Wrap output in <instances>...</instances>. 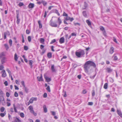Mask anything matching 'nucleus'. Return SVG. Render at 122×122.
<instances>
[{
    "mask_svg": "<svg viewBox=\"0 0 122 122\" xmlns=\"http://www.w3.org/2000/svg\"><path fill=\"white\" fill-rule=\"evenodd\" d=\"M91 66H93L94 68L96 67V65L94 62L89 61H86L84 65V68L85 71L86 73L88 72V70L90 69Z\"/></svg>",
    "mask_w": 122,
    "mask_h": 122,
    "instance_id": "obj_1",
    "label": "nucleus"
},
{
    "mask_svg": "<svg viewBox=\"0 0 122 122\" xmlns=\"http://www.w3.org/2000/svg\"><path fill=\"white\" fill-rule=\"evenodd\" d=\"M85 54V53L83 50H81L76 52V56L78 57H80L83 56Z\"/></svg>",
    "mask_w": 122,
    "mask_h": 122,
    "instance_id": "obj_2",
    "label": "nucleus"
},
{
    "mask_svg": "<svg viewBox=\"0 0 122 122\" xmlns=\"http://www.w3.org/2000/svg\"><path fill=\"white\" fill-rule=\"evenodd\" d=\"M50 25L53 27H57L58 25L56 23L52 21V19L50 21Z\"/></svg>",
    "mask_w": 122,
    "mask_h": 122,
    "instance_id": "obj_3",
    "label": "nucleus"
},
{
    "mask_svg": "<svg viewBox=\"0 0 122 122\" xmlns=\"http://www.w3.org/2000/svg\"><path fill=\"white\" fill-rule=\"evenodd\" d=\"M7 61V58L5 56L1 59V61L2 64H3L6 62Z\"/></svg>",
    "mask_w": 122,
    "mask_h": 122,
    "instance_id": "obj_4",
    "label": "nucleus"
},
{
    "mask_svg": "<svg viewBox=\"0 0 122 122\" xmlns=\"http://www.w3.org/2000/svg\"><path fill=\"white\" fill-rule=\"evenodd\" d=\"M10 35V32L9 31H7L5 32L4 34V38H6V36H9Z\"/></svg>",
    "mask_w": 122,
    "mask_h": 122,
    "instance_id": "obj_5",
    "label": "nucleus"
},
{
    "mask_svg": "<svg viewBox=\"0 0 122 122\" xmlns=\"http://www.w3.org/2000/svg\"><path fill=\"white\" fill-rule=\"evenodd\" d=\"M74 20L73 18H71L68 16L65 18V20H70L71 22L72 21Z\"/></svg>",
    "mask_w": 122,
    "mask_h": 122,
    "instance_id": "obj_6",
    "label": "nucleus"
},
{
    "mask_svg": "<svg viewBox=\"0 0 122 122\" xmlns=\"http://www.w3.org/2000/svg\"><path fill=\"white\" fill-rule=\"evenodd\" d=\"M1 72L2 73V76L3 77H5L6 76V74L5 70H3Z\"/></svg>",
    "mask_w": 122,
    "mask_h": 122,
    "instance_id": "obj_7",
    "label": "nucleus"
},
{
    "mask_svg": "<svg viewBox=\"0 0 122 122\" xmlns=\"http://www.w3.org/2000/svg\"><path fill=\"white\" fill-rule=\"evenodd\" d=\"M106 70L107 71V72L109 73H110L113 70L112 69H111L110 68L107 67L106 69Z\"/></svg>",
    "mask_w": 122,
    "mask_h": 122,
    "instance_id": "obj_8",
    "label": "nucleus"
},
{
    "mask_svg": "<svg viewBox=\"0 0 122 122\" xmlns=\"http://www.w3.org/2000/svg\"><path fill=\"white\" fill-rule=\"evenodd\" d=\"M45 79L46 80V81L47 82H49L51 81V79L46 76H44Z\"/></svg>",
    "mask_w": 122,
    "mask_h": 122,
    "instance_id": "obj_9",
    "label": "nucleus"
},
{
    "mask_svg": "<svg viewBox=\"0 0 122 122\" xmlns=\"http://www.w3.org/2000/svg\"><path fill=\"white\" fill-rule=\"evenodd\" d=\"M37 78L38 80L40 81H43V79L42 78V75L41 74V76L40 77L39 76H38L37 77Z\"/></svg>",
    "mask_w": 122,
    "mask_h": 122,
    "instance_id": "obj_10",
    "label": "nucleus"
},
{
    "mask_svg": "<svg viewBox=\"0 0 122 122\" xmlns=\"http://www.w3.org/2000/svg\"><path fill=\"white\" fill-rule=\"evenodd\" d=\"M51 69L52 71L53 72H56V71L55 69L54 68V65H51Z\"/></svg>",
    "mask_w": 122,
    "mask_h": 122,
    "instance_id": "obj_11",
    "label": "nucleus"
},
{
    "mask_svg": "<svg viewBox=\"0 0 122 122\" xmlns=\"http://www.w3.org/2000/svg\"><path fill=\"white\" fill-rule=\"evenodd\" d=\"M114 48L113 47H111L109 50V52L111 54H112L114 51Z\"/></svg>",
    "mask_w": 122,
    "mask_h": 122,
    "instance_id": "obj_12",
    "label": "nucleus"
},
{
    "mask_svg": "<svg viewBox=\"0 0 122 122\" xmlns=\"http://www.w3.org/2000/svg\"><path fill=\"white\" fill-rule=\"evenodd\" d=\"M45 41L44 39H40V43L43 44H45Z\"/></svg>",
    "mask_w": 122,
    "mask_h": 122,
    "instance_id": "obj_13",
    "label": "nucleus"
},
{
    "mask_svg": "<svg viewBox=\"0 0 122 122\" xmlns=\"http://www.w3.org/2000/svg\"><path fill=\"white\" fill-rule=\"evenodd\" d=\"M34 4L32 3H30L28 5V6L30 8H32L34 7Z\"/></svg>",
    "mask_w": 122,
    "mask_h": 122,
    "instance_id": "obj_14",
    "label": "nucleus"
},
{
    "mask_svg": "<svg viewBox=\"0 0 122 122\" xmlns=\"http://www.w3.org/2000/svg\"><path fill=\"white\" fill-rule=\"evenodd\" d=\"M43 108L44 112L45 113H46L47 111V109L46 107V106L45 105H44L43 106Z\"/></svg>",
    "mask_w": 122,
    "mask_h": 122,
    "instance_id": "obj_15",
    "label": "nucleus"
},
{
    "mask_svg": "<svg viewBox=\"0 0 122 122\" xmlns=\"http://www.w3.org/2000/svg\"><path fill=\"white\" fill-rule=\"evenodd\" d=\"M5 55L4 52H2L0 54V59H1L5 57Z\"/></svg>",
    "mask_w": 122,
    "mask_h": 122,
    "instance_id": "obj_16",
    "label": "nucleus"
},
{
    "mask_svg": "<svg viewBox=\"0 0 122 122\" xmlns=\"http://www.w3.org/2000/svg\"><path fill=\"white\" fill-rule=\"evenodd\" d=\"M23 89H24L26 93H28V91L29 89L26 87L25 86L24 87H23Z\"/></svg>",
    "mask_w": 122,
    "mask_h": 122,
    "instance_id": "obj_17",
    "label": "nucleus"
},
{
    "mask_svg": "<svg viewBox=\"0 0 122 122\" xmlns=\"http://www.w3.org/2000/svg\"><path fill=\"white\" fill-rule=\"evenodd\" d=\"M117 112L118 114L122 118V113L121 112L118 110H117Z\"/></svg>",
    "mask_w": 122,
    "mask_h": 122,
    "instance_id": "obj_18",
    "label": "nucleus"
},
{
    "mask_svg": "<svg viewBox=\"0 0 122 122\" xmlns=\"http://www.w3.org/2000/svg\"><path fill=\"white\" fill-rule=\"evenodd\" d=\"M82 14L83 16L85 17H86L87 16V14L86 11H83L82 12Z\"/></svg>",
    "mask_w": 122,
    "mask_h": 122,
    "instance_id": "obj_19",
    "label": "nucleus"
},
{
    "mask_svg": "<svg viewBox=\"0 0 122 122\" xmlns=\"http://www.w3.org/2000/svg\"><path fill=\"white\" fill-rule=\"evenodd\" d=\"M64 39H60L59 40V42L61 43H62L64 42Z\"/></svg>",
    "mask_w": 122,
    "mask_h": 122,
    "instance_id": "obj_20",
    "label": "nucleus"
},
{
    "mask_svg": "<svg viewBox=\"0 0 122 122\" xmlns=\"http://www.w3.org/2000/svg\"><path fill=\"white\" fill-rule=\"evenodd\" d=\"M29 64L30 66V67L31 68H32L33 67V65H32V62L33 61L32 60H30L29 61Z\"/></svg>",
    "mask_w": 122,
    "mask_h": 122,
    "instance_id": "obj_21",
    "label": "nucleus"
},
{
    "mask_svg": "<svg viewBox=\"0 0 122 122\" xmlns=\"http://www.w3.org/2000/svg\"><path fill=\"white\" fill-rule=\"evenodd\" d=\"M38 23L39 24V28L40 29H41L42 28V24L41 23V21H39L38 22Z\"/></svg>",
    "mask_w": 122,
    "mask_h": 122,
    "instance_id": "obj_22",
    "label": "nucleus"
},
{
    "mask_svg": "<svg viewBox=\"0 0 122 122\" xmlns=\"http://www.w3.org/2000/svg\"><path fill=\"white\" fill-rule=\"evenodd\" d=\"M58 22L59 24V26L61 23L62 21L61 20L60 18V17L58 18Z\"/></svg>",
    "mask_w": 122,
    "mask_h": 122,
    "instance_id": "obj_23",
    "label": "nucleus"
},
{
    "mask_svg": "<svg viewBox=\"0 0 122 122\" xmlns=\"http://www.w3.org/2000/svg\"><path fill=\"white\" fill-rule=\"evenodd\" d=\"M18 58L17 54L16 53H15V54L14 59H15V61H17Z\"/></svg>",
    "mask_w": 122,
    "mask_h": 122,
    "instance_id": "obj_24",
    "label": "nucleus"
},
{
    "mask_svg": "<svg viewBox=\"0 0 122 122\" xmlns=\"http://www.w3.org/2000/svg\"><path fill=\"white\" fill-rule=\"evenodd\" d=\"M30 112L31 113H33L35 116H36L37 114L34 112L33 109L30 111Z\"/></svg>",
    "mask_w": 122,
    "mask_h": 122,
    "instance_id": "obj_25",
    "label": "nucleus"
},
{
    "mask_svg": "<svg viewBox=\"0 0 122 122\" xmlns=\"http://www.w3.org/2000/svg\"><path fill=\"white\" fill-rule=\"evenodd\" d=\"M47 56L48 58H51L52 56L51 53V52H49L48 53Z\"/></svg>",
    "mask_w": 122,
    "mask_h": 122,
    "instance_id": "obj_26",
    "label": "nucleus"
},
{
    "mask_svg": "<svg viewBox=\"0 0 122 122\" xmlns=\"http://www.w3.org/2000/svg\"><path fill=\"white\" fill-rule=\"evenodd\" d=\"M113 57H114V60H117L118 59L117 57V56H116V54H114L113 56Z\"/></svg>",
    "mask_w": 122,
    "mask_h": 122,
    "instance_id": "obj_27",
    "label": "nucleus"
},
{
    "mask_svg": "<svg viewBox=\"0 0 122 122\" xmlns=\"http://www.w3.org/2000/svg\"><path fill=\"white\" fill-rule=\"evenodd\" d=\"M4 46L5 48H6V50H7L9 48V47L8 46V45L7 44H5L4 45Z\"/></svg>",
    "mask_w": 122,
    "mask_h": 122,
    "instance_id": "obj_28",
    "label": "nucleus"
},
{
    "mask_svg": "<svg viewBox=\"0 0 122 122\" xmlns=\"http://www.w3.org/2000/svg\"><path fill=\"white\" fill-rule=\"evenodd\" d=\"M107 85L108 84L107 83H105L104 86V89H106L107 88Z\"/></svg>",
    "mask_w": 122,
    "mask_h": 122,
    "instance_id": "obj_29",
    "label": "nucleus"
},
{
    "mask_svg": "<svg viewBox=\"0 0 122 122\" xmlns=\"http://www.w3.org/2000/svg\"><path fill=\"white\" fill-rule=\"evenodd\" d=\"M46 90L49 92H50L51 90L50 89V86H48L46 88Z\"/></svg>",
    "mask_w": 122,
    "mask_h": 122,
    "instance_id": "obj_30",
    "label": "nucleus"
},
{
    "mask_svg": "<svg viewBox=\"0 0 122 122\" xmlns=\"http://www.w3.org/2000/svg\"><path fill=\"white\" fill-rule=\"evenodd\" d=\"M13 106L15 112H17V110H16L15 106L14 104H13Z\"/></svg>",
    "mask_w": 122,
    "mask_h": 122,
    "instance_id": "obj_31",
    "label": "nucleus"
},
{
    "mask_svg": "<svg viewBox=\"0 0 122 122\" xmlns=\"http://www.w3.org/2000/svg\"><path fill=\"white\" fill-rule=\"evenodd\" d=\"M33 98L32 97L30 99L29 102L30 103H33Z\"/></svg>",
    "mask_w": 122,
    "mask_h": 122,
    "instance_id": "obj_32",
    "label": "nucleus"
},
{
    "mask_svg": "<svg viewBox=\"0 0 122 122\" xmlns=\"http://www.w3.org/2000/svg\"><path fill=\"white\" fill-rule=\"evenodd\" d=\"M86 22L88 24V25H91V23L90 21H89V20H86Z\"/></svg>",
    "mask_w": 122,
    "mask_h": 122,
    "instance_id": "obj_33",
    "label": "nucleus"
},
{
    "mask_svg": "<svg viewBox=\"0 0 122 122\" xmlns=\"http://www.w3.org/2000/svg\"><path fill=\"white\" fill-rule=\"evenodd\" d=\"M41 2L43 4L44 6L46 5H47V2H45L44 1L42 0L41 1Z\"/></svg>",
    "mask_w": 122,
    "mask_h": 122,
    "instance_id": "obj_34",
    "label": "nucleus"
},
{
    "mask_svg": "<svg viewBox=\"0 0 122 122\" xmlns=\"http://www.w3.org/2000/svg\"><path fill=\"white\" fill-rule=\"evenodd\" d=\"M5 110V108L4 107H2L0 109V111L2 112H3Z\"/></svg>",
    "mask_w": 122,
    "mask_h": 122,
    "instance_id": "obj_35",
    "label": "nucleus"
},
{
    "mask_svg": "<svg viewBox=\"0 0 122 122\" xmlns=\"http://www.w3.org/2000/svg\"><path fill=\"white\" fill-rule=\"evenodd\" d=\"M9 43L10 46L12 45V41L11 39H10L9 41Z\"/></svg>",
    "mask_w": 122,
    "mask_h": 122,
    "instance_id": "obj_36",
    "label": "nucleus"
},
{
    "mask_svg": "<svg viewBox=\"0 0 122 122\" xmlns=\"http://www.w3.org/2000/svg\"><path fill=\"white\" fill-rule=\"evenodd\" d=\"M55 13L57 14L58 16L60 15V14L59 13L58 11L56 10L55 9Z\"/></svg>",
    "mask_w": 122,
    "mask_h": 122,
    "instance_id": "obj_37",
    "label": "nucleus"
},
{
    "mask_svg": "<svg viewBox=\"0 0 122 122\" xmlns=\"http://www.w3.org/2000/svg\"><path fill=\"white\" fill-rule=\"evenodd\" d=\"M20 115L22 117H24V115L23 113H21L20 114Z\"/></svg>",
    "mask_w": 122,
    "mask_h": 122,
    "instance_id": "obj_38",
    "label": "nucleus"
},
{
    "mask_svg": "<svg viewBox=\"0 0 122 122\" xmlns=\"http://www.w3.org/2000/svg\"><path fill=\"white\" fill-rule=\"evenodd\" d=\"M6 71L8 72L9 74V76H10V75H11L10 71V70H9L8 69H6Z\"/></svg>",
    "mask_w": 122,
    "mask_h": 122,
    "instance_id": "obj_39",
    "label": "nucleus"
},
{
    "mask_svg": "<svg viewBox=\"0 0 122 122\" xmlns=\"http://www.w3.org/2000/svg\"><path fill=\"white\" fill-rule=\"evenodd\" d=\"M84 3V7L83 8V9H85L87 6V4L85 2Z\"/></svg>",
    "mask_w": 122,
    "mask_h": 122,
    "instance_id": "obj_40",
    "label": "nucleus"
},
{
    "mask_svg": "<svg viewBox=\"0 0 122 122\" xmlns=\"http://www.w3.org/2000/svg\"><path fill=\"white\" fill-rule=\"evenodd\" d=\"M4 68V66L3 65H0V70H2Z\"/></svg>",
    "mask_w": 122,
    "mask_h": 122,
    "instance_id": "obj_41",
    "label": "nucleus"
},
{
    "mask_svg": "<svg viewBox=\"0 0 122 122\" xmlns=\"http://www.w3.org/2000/svg\"><path fill=\"white\" fill-rule=\"evenodd\" d=\"M21 84L23 86V87H24L25 86V85L24 82V81H21Z\"/></svg>",
    "mask_w": 122,
    "mask_h": 122,
    "instance_id": "obj_42",
    "label": "nucleus"
},
{
    "mask_svg": "<svg viewBox=\"0 0 122 122\" xmlns=\"http://www.w3.org/2000/svg\"><path fill=\"white\" fill-rule=\"evenodd\" d=\"M92 96L93 97L95 95V92L94 90H93L92 91Z\"/></svg>",
    "mask_w": 122,
    "mask_h": 122,
    "instance_id": "obj_43",
    "label": "nucleus"
},
{
    "mask_svg": "<svg viewBox=\"0 0 122 122\" xmlns=\"http://www.w3.org/2000/svg\"><path fill=\"white\" fill-rule=\"evenodd\" d=\"M14 96L15 97H17L18 96V94L16 92H15L14 94Z\"/></svg>",
    "mask_w": 122,
    "mask_h": 122,
    "instance_id": "obj_44",
    "label": "nucleus"
},
{
    "mask_svg": "<svg viewBox=\"0 0 122 122\" xmlns=\"http://www.w3.org/2000/svg\"><path fill=\"white\" fill-rule=\"evenodd\" d=\"M51 113L52 115L53 116H55L56 115V113L54 111H51Z\"/></svg>",
    "mask_w": 122,
    "mask_h": 122,
    "instance_id": "obj_45",
    "label": "nucleus"
},
{
    "mask_svg": "<svg viewBox=\"0 0 122 122\" xmlns=\"http://www.w3.org/2000/svg\"><path fill=\"white\" fill-rule=\"evenodd\" d=\"M56 41V40L55 39H54L53 40H52L50 42V44H52L54 43Z\"/></svg>",
    "mask_w": 122,
    "mask_h": 122,
    "instance_id": "obj_46",
    "label": "nucleus"
},
{
    "mask_svg": "<svg viewBox=\"0 0 122 122\" xmlns=\"http://www.w3.org/2000/svg\"><path fill=\"white\" fill-rule=\"evenodd\" d=\"M24 49L25 50L27 51L28 49V48L27 46H25L24 47Z\"/></svg>",
    "mask_w": 122,
    "mask_h": 122,
    "instance_id": "obj_47",
    "label": "nucleus"
},
{
    "mask_svg": "<svg viewBox=\"0 0 122 122\" xmlns=\"http://www.w3.org/2000/svg\"><path fill=\"white\" fill-rule=\"evenodd\" d=\"M18 5L19 6H21L24 5L23 3L22 2H20L19 4Z\"/></svg>",
    "mask_w": 122,
    "mask_h": 122,
    "instance_id": "obj_48",
    "label": "nucleus"
},
{
    "mask_svg": "<svg viewBox=\"0 0 122 122\" xmlns=\"http://www.w3.org/2000/svg\"><path fill=\"white\" fill-rule=\"evenodd\" d=\"M28 109L29 110H30V111L33 109V107L31 106H30L29 107Z\"/></svg>",
    "mask_w": 122,
    "mask_h": 122,
    "instance_id": "obj_49",
    "label": "nucleus"
},
{
    "mask_svg": "<svg viewBox=\"0 0 122 122\" xmlns=\"http://www.w3.org/2000/svg\"><path fill=\"white\" fill-rule=\"evenodd\" d=\"M47 96V94L46 93H45L43 95V97L44 98H46Z\"/></svg>",
    "mask_w": 122,
    "mask_h": 122,
    "instance_id": "obj_50",
    "label": "nucleus"
},
{
    "mask_svg": "<svg viewBox=\"0 0 122 122\" xmlns=\"http://www.w3.org/2000/svg\"><path fill=\"white\" fill-rule=\"evenodd\" d=\"M6 96L7 97H9L10 96V94L8 92H7L6 93Z\"/></svg>",
    "mask_w": 122,
    "mask_h": 122,
    "instance_id": "obj_51",
    "label": "nucleus"
},
{
    "mask_svg": "<svg viewBox=\"0 0 122 122\" xmlns=\"http://www.w3.org/2000/svg\"><path fill=\"white\" fill-rule=\"evenodd\" d=\"M46 50L44 49H43L41 53V55H42L44 54Z\"/></svg>",
    "mask_w": 122,
    "mask_h": 122,
    "instance_id": "obj_52",
    "label": "nucleus"
},
{
    "mask_svg": "<svg viewBox=\"0 0 122 122\" xmlns=\"http://www.w3.org/2000/svg\"><path fill=\"white\" fill-rule=\"evenodd\" d=\"M93 104V103L92 102H88V105H89L92 106Z\"/></svg>",
    "mask_w": 122,
    "mask_h": 122,
    "instance_id": "obj_53",
    "label": "nucleus"
},
{
    "mask_svg": "<svg viewBox=\"0 0 122 122\" xmlns=\"http://www.w3.org/2000/svg\"><path fill=\"white\" fill-rule=\"evenodd\" d=\"M100 29L102 31H104L105 30L104 28L102 26H100Z\"/></svg>",
    "mask_w": 122,
    "mask_h": 122,
    "instance_id": "obj_54",
    "label": "nucleus"
},
{
    "mask_svg": "<svg viewBox=\"0 0 122 122\" xmlns=\"http://www.w3.org/2000/svg\"><path fill=\"white\" fill-rule=\"evenodd\" d=\"M63 15L64 16H66V17H67V16H68L67 14L64 12L63 13Z\"/></svg>",
    "mask_w": 122,
    "mask_h": 122,
    "instance_id": "obj_55",
    "label": "nucleus"
},
{
    "mask_svg": "<svg viewBox=\"0 0 122 122\" xmlns=\"http://www.w3.org/2000/svg\"><path fill=\"white\" fill-rule=\"evenodd\" d=\"M0 115L2 117H3L5 116V114L4 113H1L0 114Z\"/></svg>",
    "mask_w": 122,
    "mask_h": 122,
    "instance_id": "obj_56",
    "label": "nucleus"
},
{
    "mask_svg": "<svg viewBox=\"0 0 122 122\" xmlns=\"http://www.w3.org/2000/svg\"><path fill=\"white\" fill-rule=\"evenodd\" d=\"M20 19H17L16 23L17 24H18L20 23Z\"/></svg>",
    "mask_w": 122,
    "mask_h": 122,
    "instance_id": "obj_57",
    "label": "nucleus"
},
{
    "mask_svg": "<svg viewBox=\"0 0 122 122\" xmlns=\"http://www.w3.org/2000/svg\"><path fill=\"white\" fill-rule=\"evenodd\" d=\"M26 32V33L27 34H29L30 33V30H27Z\"/></svg>",
    "mask_w": 122,
    "mask_h": 122,
    "instance_id": "obj_58",
    "label": "nucleus"
},
{
    "mask_svg": "<svg viewBox=\"0 0 122 122\" xmlns=\"http://www.w3.org/2000/svg\"><path fill=\"white\" fill-rule=\"evenodd\" d=\"M44 46L43 45H41L40 48L41 49H43L44 48Z\"/></svg>",
    "mask_w": 122,
    "mask_h": 122,
    "instance_id": "obj_59",
    "label": "nucleus"
},
{
    "mask_svg": "<svg viewBox=\"0 0 122 122\" xmlns=\"http://www.w3.org/2000/svg\"><path fill=\"white\" fill-rule=\"evenodd\" d=\"M74 25H75L76 26L77 25H80V24L77 23H74Z\"/></svg>",
    "mask_w": 122,
    "mask_h": 122,
    "instance_id": "obj_60",
    "label": "nucleus"
},
{
    "mask_svg": "<svg viewBox=\"0 0 122 122\" xmlns=\"http://www.w3.org/2000/svg\"><path fill=\"white\" fill-rule=\"evenodd\" d=\"M4 84L6 86H7L8 85V82L7 81H6L4 82Z\"/></svg>",
    "mask_w": 122,
    "mask_h": 122,
    "instance_id": "obj_61",
    "label": "nucleus"
},
{
    "mask_svg": "<svg viewBox=\"0 0 122 122\" xmlns=\"http://www.w3.org/2000/svg\"><path fill=\"white\" fill-rule=\"evenodd\" d=\"M8 117L9 120H11V116L10 114H8Z\"/></svg>",
    "mask_w": 122,
    "mask_h": 122,
    "instance_id": "obj_62",
    "label": "nucleus"
},
{
    "mask_svg": "<svg viewBox=\"0 0 122 122\" xmlns=\"http://www.w3.org/2000/svg\"><path fill=\"white\" fill-rule=\"evenodd\" d=\"M64 95H63L64 97H66V96L67 95H66V92L65 91L64 92Z\"/></svg>",
    "mask_w": 122,
    "mask_h": 122,
    "instance_id": "obj_63",
    "label": "nucleus"
},
{
    "mask_svg": "<svg viewBox=\"0 0 122 122\" xmlns=\"http://www.w3.org/2000/svg\"><path fill=\"white\" fill-rule=\"evenodd\" d=\"M15 89V90H18L19 89V88L17 87L15 85L14 86Z\"/></svg>",
    "mask_w": 122,
    "mask_h": 122,
    "instance_id": "obj_64",
    "label": "nucleus"
}]
</instances>
